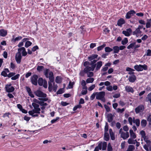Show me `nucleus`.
I'll use <instances>...</instances> for the list:
<instances>
[{
	"label": "nucleus",
	"mask_w": 151,
	"mask_h": 151,
	"mask_svg": "<svg viewBox=\"0 0 151 151\" xmlns=\"http://www.w3.org/2000/svg\"><path fill=\"white\" fill-rule=\"evenodd\" d=\"M89 62L88 61H85L83 63V65L85 67L83 70H81L80 71L79 75L83 77L84 76L85 73H87L88 71H91V68L89 67Z\"/></svg>",
	"instance_id": "obj_1"
},
{
	"label": "nucleus",
	"mask_w": 151,
	"mask_h": 151,
	"mask_svg": "<svg viewBox=\"0 0 151 151\" xmlns=\"http://www.w3.org/2000/svg\"><path fill=\"white\" fill-rule=\"evenodd\" d=\"M32 105L34 107V109L30 111H28L29 114H31L32 112H34L37 114H40L41 109H40L39 108V105L34 103H32Z\"/></svg>",
	"instance_id": "obj_2"
},
{
	"label": "nucleus",
	"mask_w": 151,
	"mask_h": 151,
	"mask_svg": "<svg viewBox=\"0 0 151 151\" xmlns=\"http://www.w3.org/2000/svg\"><path fill=\"white\" fill-rule=\"evenodd\" d=\"M134 68L137 71H141L143 70H146L147 69V66L146 64L143 65H136L134 66Z\"/></svg>",
	"instance_id": "obj_3"
},
{
	"label": "nucleus",
	"mask_w": 151,
	"mask_h": 151,
	"mask_svg": "<svg viewBox=\"0 0 151 151\" xmlns=\"http://www.w3.org/2000/svg\"><path fill=\"white\" fill-rule=\"evenodd\" d=\"M49 79L50 81L48 82V87H52V83H54V78L53 73L52 71H50L49 73Z\"/></svg>",
	"instance_id": "obj_4"
},
{
	"label": "nucleus",
	"mask_w": 151,
	"mask_h": 151,
	"mask_svg": "<svg viewBox=\"0 0 151 151\" xmlns=\"http://www.w3.org/2000/svg\"><path fill=\"white\" fill-rule=\"evenodd\" d=\"M96 99H97L99 100L104 97L105 93L104 91L96 92Z\"/></svg>",
	"instance_id": "obj_5"
},
{
	"label": "nucleus",
	"mask_w": 151,
	"mask_h": 151,
	"mask_svg": "<svg viewBox=\"0 0 151 151\" xmlns=\"http://www.w3.org/2000/svg\"><path fill=\"white\" fill-rule=\"evenodd\" d=\"M35 94L37 96L40 97L45 98L47 95L40 90H37L35 92Z\"/></svg>",
	"instance_id": "obj_6"
},
{
	"label": "nucleus",
	"mask_w": 151,
	"mask_h": 151,
	"mask_svg": "<svg viewBox=\"0 0 151 151\" xmlns=\"http://www.w3.org/2000/svg\"><path fill=\"white\" fill-rule=\"evenodd\" d=\"M145 109L144 106L142 105H140L135 109V112L136 114L139 113L140 112H143Z\"/></svg>",
	"instance_id": "obj_7"
},
{
	"label": "nucleus",
	"mask_w": 151,
	"mask_h": 151,
	"mask_svg": "<svg viewBox=\"0 0 151 151\" xmlns=\"http://www.w3.org/2000/svg\"><path fill=\"white\" fill-rule=\"evenodd\" d=\"M11 84H7L5 87V90L6 92L10 93L13 92L14 90V88L13 86H11Z\"/></svg>",
	"instance_id": "obj_8"
},
{
	"label": "nucleus",
	"mask_w": 151,
	"mask_h": 151,
	"mask_svg": "<svg viewBox=\"0 0 151 151\" xmlns=\"http://www.w3.org/2000/svg\"><path fill=\"white\" fill-rule=\"evenodd\" d=\"M107 144L106 142H104L103 143L101 142L98 145V147H99V150L102 149L103 150H105L107 147Z\"/></svg>",
	"instance_id": "obj_9"
},
{
	"label": "nucleus",
	"mask_w": 151,
	"mask_h": 151,
	"mask_svg": "<svg viewBox=\"0 0 151 151\" xmlns=\"http://www.w3.org/2000/svg\"><path fill=\"white\" fill-rule=\"evenodd\" d=\"M93 60V61H91V63H89V67L91 68V69L90 70L91 71H93L94 70L96 65L95 63L97 62V60H96L94 59Z\"/></svg>",
	"instance_id": "obj_10"
},
{
	"label": "nucleus",
	"mask_w": 151,
	"mask_h": 151,
	"mask_svg": "<svg viewBox=\"0 0 151 151\" xmlns=\"http://www.w3.org/2000/svg\"><path fill=\"white\" fill-rule=\"evenodd\" d=\"M93 60V61H91V63H89V67L91 68V69L90 70L91 71H93L94 70L96 65L95 63L97 62V60H96L94 59Z\"/></svg>",
	"instance_id": "obj_11"
},
{
	"label": "nucleus",
	"mask_w": 151,
	"mask_h": 151,
	"mask_svg": "<svg viewBox=\"0 0 151 151\" xmlns=\"http://www.w3.org/2000/svg\"><path fill=\"white\" fill-rule=\"evenodd\" d=\"M15 59L17 63L19 64L20 63L22 59L21 52H17V53L15 57Z\"/></svg>",
	"instance_id": "obj_12"
},
{
	"label": "nucleus",
	"mask_w": 151,
	"mask_h": 151,
	"mask_svg": "<svg viewBox=\"0 0 151 151\" xmlns=\"http://www.w3.org/2000/svg\"><path fill=\"white\" fill-rule=\"evenodd\" d=\"M38 76L37 75H34L31 78V81L32 83L35 85H37V79Z\"/></svg>",
	"instance_id": "obj_13"
},
{
	"label": "nucleus",
	"mask_w": 151,
	"mask_h": 151,
	"mask_svg": "<svg viewBox=\"0 0 151 151\" xmlns=\"http://www.w3.org/2000/svg\"><path fill=\"white\" fill-rule=\"evenodd\" d=\"M136 13L133 10H131L127 13L125 17L127 19H129L134 14Z\"/></svg>",
	"instance_id": "obj_14"
},
{
	"label": "nucleus",
	"mask_w": 151,
	"mask_h": 151,
	"mask_svg": "<svg viewBox=\"0 0 151 151\" xmlns=\"http://www.w3.org/2000/svg\"><path fill=\"white\" fill-rule=\"evenodd\" d=\"M132 32V29L129 28L127 29L126 31H123L122 32L123 34H124L125 36L129 37L130 36Z\"/></svg>",
	"instance_id": "obj_15"
},
{
	"label": "nucleus",
	"mask_w": 151,
	"mask_h": 151,
	"mask_svg": "<svg viewBox=\"0 0 151 151\" xmlns=\"http://www.w3.org/2000/svg\"><path fill=\"white\" fill-rule=\"evenodd\" d=\"M18 52H21L22 51V53L23 56H25L27 54V52H26L25 48L24 47H20L18 49Z\"/></svg>",
	"instance_id": "obj_16"
},
{
	"label": "nucleus",
	"mask_w": 151,
	"mask_h": 151,
	"mask_svg": "<svg viewBox=\"0 0 151 151\" xmlns=\"http://www.w3.org/2000/svg\"><path fill=\"white\" fill-rule=\"evenodd\" d=\"M121 137L124 139H126L129 137V133L128 132H122L121 134Z\"/></svg>",
	"instance_id": "obj_17"
},
{
	"label": "nucleus",
	"mask_w": 151,
	"mask_h": 151,
	"mask_svg": "<svg viewBox=\"0 0 151 151\" xmlns=\"http://www.w3.org/2000/svg\"><path fill=\"white\" fill-rule=\"evenodd\" d=\"M125 23V21L123 18H121L117 21V25L121 27L122 25Z\"/></svg>",
	"instance_id": "obj_18"
},
{
	"label": "nucleus",
	"mask_w": 151,
	"mask_h": 151,
	"mask_svg": "<svg viewBox=\"0 0 151 151\" xmlns=\"http://www.w3.org/2000/svg\"><path fill=\"white\" fill-rule=\"evenodd\" d=\"M126 91L127 92H131L133 93L134 92V90L132 87L130 86H127L125 87Z\"/></svg>",
	"instance_id": "obj_19"
},
{
	"label": "nucleus",
	"mask_w": 151,
	"mask_h": 151,
	"mask_svg": "<svg viewBox=\"0 0 151 151\" xmlns=\"http://www.w3.org/2000/svg\"><path fill=\"white\" fill-rule=\"evenodd\" d=\"M95 70L97 71L99 70L102 65V62L101 61L98 62L96 64Z\"/></svg>",
	"instance_id": "obj_20"
},
{
	"label": "nucleus",
	"mask_w": 151,
	"mask_h": 151,
	"mask_svg": "<svg viewBox=\"0 0 151 151\" xmlns=\"http://www.w3.org/2000/svg\"><path fill=\"white\" fill-rule=\"evenodd\" d=\"M114 116L111 114H109L107 115V118L109 122H111L112 121Z\"/></svg>",
	"instance_id": "obj_21"
},
{
	"label": "nucleus",
	"mask_w": 151,
	"mask_h": 151,
	"mask_svg": "<svg viewBox=\"0 0 151 151\" xmlns=\"http://www.w3.org/2000/svg\"><path fill=\"white\" fill-rule=\"evenodd\" d=\"M9 71L8 68H5L4 70L1 72V75L4 77H7L8 75L7 74V73H9Z\"/></svg>",
	"instance_id": "obj_22"
},
{
	"label": "nucleus",
	"mask_w": 151,
	"mask_h": 151,
	"mask_svg": "<svg viewBox=\"0 0 151 151\" xmlns=\"http://www.w3.org/2000/svg\"><path fill=\"white\" fill-rule=\"evenodd\" d=\"M7 34V32L6 30L2 29H0V36L2 37H4Z\"/></svg>",
	"instance_id": "obj_23"
},
{
	"label": "nucleus",
	"mask_w": 151,
	"mask_h": 151,
	"mask_svg": "<svg viewBox=\"0 0 151 151\" xmlns=\"http://www.w3.org/2000/svg\"><path fill=\"white\" fill-rule=\"evenodd\" d=\"M136 80V77L134 75L129 76L128 78L129 81L130 82L133 83Z\"/></svg>",
	"instance_id": "obj_24"
},
{
	"label": "nucleus",
	"mask_w": 151,
	"mask_h": 151,
	"mask_svg": "<svg viewBox=\"0 0 151 151\" xmlns=\"http://www.w3.org/2000/svg\"><path fill=\"white\" fill-rule=\"evenodd\" d=\"M98 55L97 54H93L89 56L88 59L89 61H91L96 58L98 57Z\"/></svg>",
	"instance_id": "obj_25"
},
{
	"label": "nucleus",
	"mask_w": 151,
	"mask_h": 151,
	"mask_svg": "<svg viewBox=\"0 0 151 151\" xmlns=\"http://www.w3.org/2000/svg\"><path fill=\"white\" fill-rule=\"evenodd\" d=\"M109 133L111 137V139L112 140H114L115 139L114 133L112 131L111 129H109Z\"/></svg>",
	"instance_id": "obj_26"
},
{
	"label": "nucleus",
	"mask_w": 151,
	"mask_h": 151,
	"mask_svg": "<svg viewBox=\"0 0 151 151\" xmlns=\"http://www.w3.org/2000/svg\"><path fill=\"white\" fill-rule=\"evenodd\" d=\"M142 32L139 29L137 28L133 32V35H136L137 36L139 34H141Z\"/></svg>",
	"instance_id": "obj_27"
},
{
	"label": "nucleus",
	"mask_w": 151,
	"mask_h": 151,
	"mask_svg": "<svg viewBox=\"0 0 151 151\" xmlns=\"http://www.w3.org/2000/svg\"><path fill=\"white\" fill-rule=\"evenodd\" d=\"M114 50V53H118L119 52V47L118 46H114L113 48Z\"/></svg>",
	"instance_id": "obj_28"
},
{
	"label": "nucleus",
	"mask_w": 151,
	"mask_h": 151,
	"mask_svg": "<svg viewBox=\"0 0 151 151\" xmlns=\"http://www.w3.org/2000/svg\"><path fill=\"white\" fill-rule=\"evenodd\" d=\"M104 140L106 141H108L109 139V136L107 132H105L104 134Z\"/></svg>",
	"instance_id": "obj_29"
},
{
	"label": "nucleus",
	"mask_w": 151,
	"mask_h": 151,
	"mask_svg": "<svg viewBox=\"0 0 151 151\" xmlns=\"http://www.w3.org/2000/svg\"><path fill=\"white\" fill-rule=\"evenodd\" d=\"M129 133L130 134V137L133 139H135L136 136L135 133H134L132 129H130L129 130Z\"/></svg>",
	"instance_id": "obj_30"
},
{
	"label": "nucleus",
	"mask_w": 151,
	"mask_h": 151,
	"mask_svg": "<svg viewBox=\"0 0 151 151\" xmlns=\"http://www.w3.org/2000/svg\"><path fill=\"white\" fill-rule=\"evenodd\" d=\"M135 149V147L132 145H129L126 151H133Z\"/></svg>",
	"instance_id": "obj_31"
},
{
	"label": "nucleus",
	"mask_w": 151,
	"mask_h": 151,
	"mask_svg": "<svg viewBox=\"0 0 151 151\" xmlns=\"http://www.w3.org/2000/svg\"><path fill=\"white\" fill-rule=\"evenodd\" d=\"M147 124L146 120L145 119H142L141 122V125L142 127H144L146 126Z\"/></svg>",
	"instance_id": "obj_32"
},
{
	"label": "nucleus",
	"mask_w": 151,
	"mask_h": 151,
	"mask_svg": "<svg viewBox=\"0 0 151 151\" xmlns=\"http://www.w3.org/2000/svg\"><path fill=\"white\" fill-rule=\"evenodd\" d=\"M146 101L147 102L149 101L151 104V92L147 95L146 98Z\"/></svg>",
	"instance_id": "obj_33"
},
{
	"label": "nucleus",
	"mask_w": 151,
	"mask_h": 151,
	"mask_svg": "<svg viewBox=\"0 0 151 151\" xmlns=\"http://www.w3.org/2000/svg\"><path fill=\"white\" fill-rule=\"evenodd\" d=\"M151 19H148L147 22L146 23V27L147 28H150L151 27Z\"/></svg>",
	"instance_id": "obj_34"
},
{
	"label": "nucleus",
	"mask_w": 151,
	"mask_h": 151,
	"mask_svg": "<svg viewBox=\"0 0 151 151\" xmlns=\"http://www.w3.org/2000/svg\"><path fill=\"white\" fill-rule=\"evenodd\" d=\"M134 121H133V123H135L136 126L137 127H139L140 125V120L139 119H136L135 120V118L133 117Z\"/></svg>",
	"instance_id": "obj_35"
},
{
	"label": "nucleus",
	"mask_w": 151,
	"mask_h": 151,
	"mask_svg": "<svg viewBox=\"0 0 151 151\" xmlns=\"http://www.w3.org/2000/svg\"><path fill=\"white\" fill-rule=\"evenodd\" d=\"M136 44V42H133L131 43L127 46V48L129 49H132L133 48H134V46Z\"/></svg>",
	"instance_id": "obj_36"
},
{
	"label": "nucleus",
	"mask_w": 151,
	"mask_h": 151,
	"mask_svg": "<svg viewBox=\"0 0 151 151\" xmlns=\"http://www.w3.org/2000/svg\"><path fill=\"white\" fill-rule=\"evenodd\" d=\"M94 80L93 78H90L87 79L86 82L87 83H92L93 82Z\"/></svg>",
	"instance_id": "obj_37"
},
{
	"label": "nucleus",
	"mask_w": 151,
	"mask_h": 151,
	"mask_svg": "<svg viewBox=\"0 0 151 151\" xmlns=\"http://www.w3.org/2000/svg\"><path fill=\"white\" fill-rule=\"evenodd\" d=\"M49 69H46L44 72V75L47 78H49V74H48V73L50 72H49Z\"/></svg>",
	"instance_id": "obj_38"
},
{
	"label": "nucleus",
	"mask_w": 151,
	"mask_h": 151,
	"mask_svg": "<svg viewBox=\"0 0 151 151\" xmlns=\"http://www.w3.org/2000/svg\"><path fill=\"white\" fill-rule=\"evenodd\" d=\"M107 150V151H113V148L110 143L108 144Z\"/></svg>",
	"instance_id": "obj_39"
},
{
	"label": "nucleus",
	"mask_w": 151,
	"mask_h": 151,
	"mask_svg": "<svg viewBox=\"0 0 151 151\" xmlns=\"http://www.w3.org/2000/svg\"><path fill=\"white\" fill-rule=\"evenodd\" d=\"M105 51L106 52H110L113 50V49L109 47H106L105 48Z\"/></svg>",
	"instance_id": "obj_40"
},
{
	"label": "nucleus",
	"mask_w": 151,
	"mask_h": 151,
	"mask_svg": "<svg viewBox=\"0 0 151 151\" xmlns=\"http://www.w3.org/2000/svg\"><path fill=\"white\" fill-rule=\"evenodd\" d=\"M43 81L42 78H39L38 80V84L40 86H42L43 85Z\"/></svg>",
	"instance_id": "obj_41"
},
{
	"label": "nucleus",
	"mask_w": 151,
	"mask_h": 151,
	"mask_svg": "<svg viewBox=\"0 0 151 151\" xmlns=\"http://www.w3.org/2000/svg\"><path fill=\"white\" fill-rule=\"evenodd\" d=\"M32 44V43L30 41H27L25 44V47L26 48H27L29 46H31Z\"/></svg>",
	"instance_id": "obj_42"
},
{
	"label": "nucleus",
	"mask_w": 151,
	"mask_h": 151,
	"mask_svg": "<svg viewBox=\"0 0 151 151\" xmlns=\"http://www.w3.org/2000/svg\"><path fill=\"white\" fill-rule=\"evenodd\" d=\"M128 42V40L127 38H125L122 41V44L123 45H125Z\"/></svg>",
	"instance_id": "obj_43"
},
{
	"label": "nucleus",
	"mask_w": 151,
	"mask_h": 151,
	"mask_svg": "<svg viewBox=\"0 0 151 151\" xmlns=\"http://www.w3.org/2000/svg\"><path fill=\"white\" fill-rule=\"evenodd\" d=\"M19 76L20 75L19 74H17L15 76L12 77L11 79L12 80H15L17 79H18L19 78Z\"/></svg>",
	"instance_id": "obj_44"
},
{
	"label": "nucleus",
	"mask_w": 151,
	"mask_h": 151,
	"mask_svg": "<svg viewBox=\"0 0 151 151\" xmlns=\"http://www.w3.org/2000/svg\"><path fill=\"white\" fill-rule=\"evenodd\" d=\"M151 115L150 114L147 117V120L149 122V125L151 127Z\"/></svg>",
	"instance_id": "obj_45"
},
{
	"label": "nucleus",
	"mask_w": 151,
	"mask_h": 151,
	"mask_svg": "<svg viewBox=\"0 0 151 151\" xmlns=\"http://www.w3.org/2000/svg\"><path fill=\"white\" fill-rule=\"evenodd\" d=\"M88 77H91L93 76V73L92 72L88 71L87 73H86Z\"/></svg>",
	"instance_id": "obj_46"
},
{
	"label": "nucleus",
	"mask_w": 151,
	"mask_h": 151,
	"mask_svg": "<svg viewBox=\"0 0 151 151\" xmlns=\"http://www.w3.org/2000/svg\"><path fill=\"white\" fill-rule=\"evenodd\" d=\"M44 68V67L43 66H38L37 68V70L39 72L42 71Z\"/></svg>",
	"instance_id": "obj_47"
},
{
	"label": "nucleus",
	"mask_w": 151,
	"mask_h": 151,
	"mask_svg": "<svg viewBox=\"0 0 151 151\" xmlns=\"http://www.w3.org/2000/svg\"><path fill=\"white\" fill-rule=\"evenodd\" d=\"M106 45L105 44H103V45L98 47L97 48V50L98 51L101 50L106 46Z\"/></svg>",
	"instance_id": "obj_48"
},
{
	"label": "nucleus",
	"mask_w": 151,
	"mask_h": 151,
	"mask_svg": "<svg viewBox=\"0 0 151 151\" xmlns=\"http://www.w3.org/2000/svg\"><path fill=\"white\" fill-rule=\"evenodd\" d=\"M55 81L57 83H60L61 82V78L59 76H57L56 78Z\"/></svg>",
	"instance_id": "obj_49"
},
{
	"label": "nucleus",
	"mask_w": 151,
	"mask_h": 151,
	"mask_svg": "<svg viewBox=\"0 0 151 151\" xmlns=\"http://www.w3.org/2000/svg\"><path fill=\"white\" fill-rule=\"evenodd\" d=\"M82 107V106L80 104H79L75 106L73 108V110L74 111H76L78 108H81Z\"/></svg>",
	"instance_id": "obj_50"
},
{
	"label": "nucleus",
	"mask_w": 151,
	"mask_h": 151,
	"mask_svg": "<svg viewBox=\"0 0 151 151\" xmlns=\"http://www.w3.org/2000/svg\"><path fill=\"white\" fill-rule=\"evenodd\" d=\"M128 143L129 144H135V143L134 142V140L131 138H129L128 140Z\"/></svg>",
	"instance_id": "obj_51"
},
{
	"label": "nucleus",
	"mask_w": 151,
	"mask_h": 151,
	"mask_svg": "<svg viewBox=\"0 0 151 151\" xmlns=\"http://www.w3.org/2000/svg\"><path fill=\"white\" fill-rule=\"evenodd\" d=\"M146 53V54L144 55V57L145 55H147V56H151V50L150 49L148 50Z\"/></svg>",
	"instance_id": "obj_52"
},
{
	"label": "nucleus",
	"mask_w": 151,
	"mask_h": 151,
	"mask_svg": "<svg viewBox=\"0 0 151 151\" xmlns=\"http://www.w3.org/2000/svg\"><path fill=\"white\" fill-rule=\"evenodd\" d=\"M128 120L130 124L132 125V122H133L134 119H132L131 117H130L128 118Z\"/></svg>",
	"instance_id": "obj_53"
},
{
	"label": "nucleus",
	"mask_w": 151,
	"mask_h": 151,
	"mask_svg": "<svg viewBox=\"0 0 151 151\" xmlns=\"http://www.w3.org/2000/svg\"><path fill=\"white\" fill-rule=\"evenodd\" d=\"M63 89V88L60 89L56 93L57 94H60L64 93Z\"/></svg>",
	"instance_id": "obj_54"
},
{
	"label": "nucleus",
	"mask_w": 151,
	"mask_h": 151,
	"mask_svg": "<svg viewBox=\"0 0 151 151\" xmlns=\"http://www.w3.org/2000/svg\"><path fill=\"white\" fill-rule=\"evenodd\" d=\"M73 82H70L68 86V88L69 89L72 88H73Z\"/></svg>",
	"instance_id": "obj_55"
},
{
	"label": "nucleus",
	"mask_w": 151,
	"mask_h": 151,
	"mask_svg": "<svg viewBox=\"0 0 151 151\" xmlns=\"http://www.w3.org/2000/svg\"><path fill=\"white\" fill-rule=\"evenodd\" d=\"M104 107L107 112H109L110 111V108L108 106L105 104L104 105Z\"/></svg>",
	"instance_id": "obj_56"
},
{
	"label": "nucleus",
	"mask_w": 151,
	"mask_h": 151,
	"mask_svg": "<svg viewBox=\"0 0 151 151\" xmlns=\"http://www.w3.org/2000/svg\"><path fill=\"white\" fill-rule=\"evenodd\" d=\"M96 96V92L93 93L91 95L90 97V99L91 100H93L95 97Z\"/></svg>",
	"instance_id": "obj_57"
},
{
	"label": "nucleus",
	"mask_w": 151,
	"mask_h": 151,
	"mask_svg": "<svg viewBox=\"0 0 151 151\" xmlns=\"http://www.w3.org/2000/svg\"><path fill=\"white\" fill-rule=\"evenodd\" d=\"M125 110V108H122V109H121L119 108H118L117 109V111L118 112H120L121 113H122L123 112H124Z\"/></svg>",
	"instance_id": "obj_58"
},
{
	"label": "nucleus",
	"mask_w": 151,
	"mask_h": 151,
	"mask_svg": "<svg viewBox=\"0 0 151 151\" xmlns=\"http://www.w3.org/2000/svg\"><path fill=\"white\" fill-rule=\"evenodd\" d=\"M108 67L107 66H105L104 67H103L102 69L101 70V72H105L108 70Z\"/></svg>",
	"instance_id": "obj_59"
},
{
	"label": "nucleus",
	"mask_w": 151,
	"mask_h": 151,
	"mask_svg": "<svg viewBox=\"0 0 151 151\" xmlns=\"http://www.w3.org/2000/svg\"><path fill=\"white\" fill-rule=\"evenodd\" d=\"M107 90L109 91H112L113 90L112 87L111 86H109L106 87Z\"/></svg>",
	"instance_id": "obj_60"
},
{
	"label": "nucleus",
	"mask_w": 151,
	"mask_h": 151,
	"mask_svg": "<svg viewBox=\"0 0 151 151\" xmlns=\"http://www.w3.org/2000/svg\"><path fill=\"white\" fill-rule=\"evenodd\" d=\"M22 38V37L21 36H18V37L15 38L14 40V42H16V41H19L21 40Z\"/></svg>",
	"instance_id": "obj_61"
},
{
	"label": "nucleus",
	"mask_w": 151,
	"mask_h": 151,
	"mask_svg": "<svg viewBox=\"0 0 151 151\" xmlns=\"http://www.w3.org/2000/svg\"><path fill=\"white\" fill-rule=\"evenodd\" d=\"M140 133L143 138H144L145 137V133L144 131L142 130L140 132Z\"/></svg>",
	"instance_id": "obj_62"
},
{
	"label": "nucleus",
	"mask_w": 151,
	"mask_h": 151,
	"mask_svg": "<svg viewBox=\"0 0 151 151\" xmlns=\"http://www.w3.org/2000/svg\"><path fill=\"white\" fill-rule=\"evenodd\" d=\"M88 92L87 90H85L82 89L81 92V94L82 95H85Z\"/></svg>",
	"instance_id": "obj_63"
},
{
	"label": "nucleus",
	"mask_w": 151,
	"mask_h": 151,
	"mask_svg": "<svg viewBox=\"0 0 151 151\" xmlns=\"http://www.w3.org/2000/svg\"><path fill=\"white\" fill-rule=\"evenodd\" d=\"M95 85L93 84L89 87L88 88V90L89 91L92 90L95 87Z\"/></svg>",
	"instance_id": "obj_64"
}]
</instances>
